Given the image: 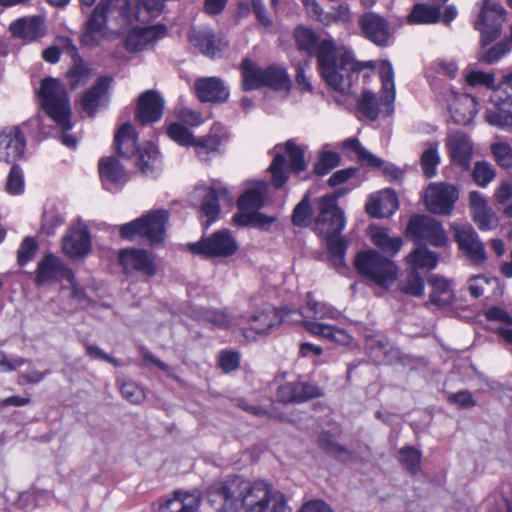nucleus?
<instances>
[{
  "mask_svg": "<svg viewBox=\"0 0 512 512\" xmlns=\"http://www.w3.org/2000/svg\"><path fill=\"white\" fill-rule=\"evenodd\" d=\"M169 137L180 145H192L195 138L191 132L179 123H173L168 127Z\"/></svg>",
  "mask_w": 512,
  "mask_h": 512,
  "instance_id": "338daca9",
  "label": "nucleus"
},
{
  "mask_svg": "<svg viewBox=\"0 0 512 512\" xmlns=\"http://www.w3.org/2000/svg\"><path fill=\"white\" fill-rule=\"evenodd\" d=\"M472 176L476 184L480 187H486L496 176L495 169L486 161L475 163Z\"/></svg>",
  "mask_w": 512,
  "mask_h": 512,
  "instance_id": "4d7b16f0",
  "label": "nucleus"
},
{
  "mask_svg": "<svg viewBox=\"0 0 512 512\" xmlns=\"http://www.w3.org/2000/svg\"><path fill=\"white\" fill-rule=\"evenodd\" d=\"M61 279L72 282L73 272L57 256L53 254L45 255L37 265L35 272L36 285L43 286Z\"/></svg>",
  "mask_w": 512,
  "mask_h": 512,
  "instance_id": "dca6fc26",
  "label": "nucleus"
},
{
  "mask_svg": "<svg viewBox=\"0 0 512 512\" xmlns=\"http://www.w3.org/2000/svg\"><path fill=\"white\" fill-rule=\"evenodd\" d=\"M194 88L202 102H224L229 96L227 87L217 77L200 78L195 82Z\"/></svg>",
  "mask_w": 512,
  "mask_h": 512,
  "instance_id": "7c9ffc66",
  "label": "nucleus"
},
{
  "mask_svg": "<svg viewBox=\"0 0 512 512\" xmlns=\"http://www.w3.org/2000/svg\"><path fill=\"white\" fill-rule=\"evenodd\" d=\"M458 197L459 193L455 185L431 183L425 192V204L427 209L434 214L448 215Z\"/></svg>",
  "mask_w": 512,
  "mask_h": 512,
  "instance_id": "2eb2a0df",
  "label": "nucleus"
},
{
  "mask_svg": "<svg viewBox=\"0 0 512 512\" xmlns=\"http://www.w3.org/2000/svg\"><path fill=\"white\" fill-rule=\"evenodd\" d=\"M364 36L378 46H387L391 38L388 22L373 12L365 13L359 20Z\"/></svg>",
  "mask_w": 512,
  "mask_h": 512,
  "instance_id": "393cba45",
  "label": "nucleus"
},
{
  "mask_svg": "<svg viewBox=\"0 0 512 512\" xmlns=\"http://www.w3.org/2000/svg\"><path fill=\"white\" fill-rule=\"evenodd\" d=\"M429 284L432 286V292L430 294L431 303L437 306H445L451 302L453 294L448 280L433 276L429 279Z\"/></svg>",
  "mask_w": 512,
  "mask_h": 512,
  "instance_id": "c03bdc74",
  "label": "nucleus"
},
{
  "mask_svg": "<svg viewBox=\"0 0 512 512\" xmlns=\"http://www.w3.org/2000/svg\"><path fill=\"white\" fill-rule=\"evenodd\" d=\"M408 234L417 242H428L435 247H443L448 242L442 224L425 215H414L407 226Z\"/></svg>",
  "mask_w": 512,
  "mask_h": 512,
  "instance_id": "ddd939ff",
  "label": "nucleus"
},
{
  "mask_svg": "<svg viewBox=\"0 0 512 512\" xmlns=\"http://www.w3.org/2000/svg\"><path fill=\"white\" fill-rule=\"evenodd\" d=\"M495 103V109L485 112L486 121L501 129L512 127V96H507L502 101L495 100Z\"/></svg>",
  "mask_w": 512,
  "mask_h": 512,
  "instance_id": "e433bc0d",
  "label": "nucleus"
},
{
  "mask_svg": "<svg viewBox=\"0 0 512 512\" xmlns=\"http://www.w3.org/2000/svg\"><path fill=\"white\" fill-rule=\"evenodd\" d=\"M379 75L382 83V102L388 107L395 99V85H394V71L391 63L388 60H383L380 63Z\"/></svg>",
  "mask_w": 512,
  "mask_h": 512,
  "instance_id": "37998d69",
  "label": "nucleus"
},
{
  "mask_svg": "<svg viewBox=\"0 0 512 512\" xmlns=\"http://www.w3.org/2000/svg\"><path fill=\"white\" fill-rule=\"evenodd\" d=\"M164 101L155 91L143 93L138 101L136 117L142 124L158 121L163 114Z\"/></svg>",
  "mask_w": 512,
  "mask_h": 512,
  "instance_id": "c756f323",
  "label": "nucleus"
},
{
  "mask_svg": "<svg viewBox=\"0 0 512 512\" xmlns=\"http://www.w3.org/2000/svg\"><path fill=\"white\" fill-rule=\"evenodd\" d=\"M355 268L363 278L383 289H388L394 284L399 272L394 261L372 249L357 254Z\"/></svg>",
  "mask_w": 512,
  "mask_h": 512,
  "instance_id": "20e7f679",
  "label": "nucleus"
},
{
  "mask_svg": "<svg viewBox=\"0 0 512 512\" xmlns=\"http://www.w3.org/2000/svg\"><path fill=\"white\" fill-rule=\"evenodd\" d=\"M308 301L299 312L292 311L293 315L296 314L299 318H294V322L299 323L303 328L305 321L322 322L323 320L331 319L336 320L341 316V312L335 307L321 301H316L311 298L310 293L307 295Z\"/></svg>",
  "mask_w": 512,
  "mask_h": 512,
  "instance_id": "b1692460",
  "label": "nucleus"
},
{
  "mask_svg": "<svg viewBox=\"0 0 512 512\" xmlns=\"http://www.w3.org/2000/svg\"><path fill=\"white\" fill-rule=\"evenodd\" d=\"M63 252L70 258L87 255L91 250V240L87 227L82 222L72 225L62 241Z\"/></svg>",
  "mask_w": 512,
  "mask_h": 512,
  "instance_id": "6ab92c4d",
  "label": "nucleus"
},
{
  "mask_svg": "<svg viewBox=\"0 0 512 512\" xmlns=\"http://www.w3.org/2000/svg\"><path fill=\"white\" fill-rule=\"evenodd\" d=\"M233 220L239 225H251L261 230H268L276 218L255 211L240 212L233 217Z\"/></svg>",
  "mask_w": 512,
  "mask_h": 512,
  "instance_id": "de8ad7c7",
  "label": "nucleus"
},
{
  "mask_svg": "<svg viewBox=\"0 0 512 512\" xmlns=\"http://www.w3.org/2000/svg\"><path fill=\"white\" fill-rule=\"evenodd\" d=\"M440 7L429 4H416L408 15L411 24H434L440 20Z\"/></svg>",
  "mask_w": 512,
  "mask_h": 512,
  "instance_id": "79ce46f5",
  "label": "nucleus"
},
{
  "mask_svg": "<svg viewBox=\"0 0 512 512\" xmlns=\"http://www.w3.org/2000/svg\"><path fill=\"white\" fill-rule=\"evenodd\" d=\"M165 34V28L160 25L135 26L129 31L125 44L128 50L140 51L162 38Z\"/></svg>",
  "mask_w": 512,
  "mask_h": 512,
  "instance_id": "a878e982",
  "label": "nucleus"
},
{
  "mask_svg": "<svg viewBox=\"0 0 512 512\" xmlns=\"http://www.w3.org/2000/svg\"><path fill=\"white\" fill-rule=\"evenodd\" d=\"M189 40L195 48L209 57L217 56L227 46V43L216 37L210 29H191Z\"/></svg>",
  "mask_w": 512,
  "mask_h": 512,
  "instance_id": "cd10ccee",
  "label": "nucleus"
},
{
  "mask_svg": "<svg viewBox=\"0 0 512 512\" xmlns=\"http://www.w3.org/2000/svg\"><path fill=\"white\" fill-rule=\"evenodd\" d=\"M39 97L46 113L64 130H70L71 109L65 87L54 78H46L41 82Z\"/></svg>",
  "mask_w": 512,
  "mask_h": 512,
  "instance_id": "0eeeda50",
  "label": "nucleus"
},
{
  "mask_svg": "<svg viewBox=\"0 0 512 512\" xmlns=\"http://www.w3.org/2000/svg\"><path fill=\"white\" fill-rule=\"evenodd\" d=\"M446 101L451 117L457 124H469L477 113V101L468 94L450 91Z\"/></svg>",
  "mask_w": 512,
  "mask_h": 512,
  "instance_id": "4be33fe9",
  "label": "nucleus"
},
{
  "mask_svg": "<svg viewBox=\"0 0 512 512\" xmlns=\"http://www.w3.org/2000/svg\"><path fill=\"white\" fill-rule=\"evenodd\" d=\"M204 319L221 328L240 327L243 323L242 317L227 310H207Z\"/></svg>",
  "mask_w": 512,
  "mask_h": 512,
  "instance_id": "49530a36",
  "label": "nucleus"
},
{
  "mask_svg": "<svg viewBox=\"0 0 512 512\" xmlns=\"http://www.w3.org/2000/svg\"><path fill=\"white\" fill-rule=\"evenodd\" d=\"M506 21L504 7L494 0H483L474 28L480 33V43L483 47L498 38L502 31V25Z\"/></svg>",
  "mask_w": 512,
  "mask_h": 512,
  "instance_id": "9d476101",
  "label": "nucleus"
},
{
  "mask_svg": "<svg viewBox=\"0 0 512 512\" xmlns=\"http://www.w3.org/2000/svg\"><path fill=\"white\" fill-rule=\"evenodd\" d=\"M357 108L363 116L370 120H375L378 117L379 109L376 96L370 91H363Z\"/></svg>",
  "mask_w": 512,
  "mask_h": 512,
  "instance_id": "13d9d810",
  "label": "nucleus"
},
{
  "mask_svg": "<svg viewBox=\"0 0 512 512\" xmlns=\"http://www.w3.org/2000/svg\"><path fill=\"white\" fill-rule=\"evenodd\" d=\"M26 141L18 127H6L0 131V160L14 163L22 158Z\"/></svg>",
  "mask_w": 512,
  "mask_h": 512,
  "instance_id": "5701e85b",
  "label": "nucleus"
},
{
  "mask_svg": "<svg viewBox=\"0 0 512 512\" xmlns=\"http://www.w3.org/2000/svg\"><path fill=\"white\" fill-rule=\"evenodd\" d=\"M319 214L315 221L316 232L323 235H340L345 227L344 212L337 205L334 195H327L318 199Z\"/></svg>",
  "mask_w": 512,
  "mask_h": 512,
  "instance_id": "9b49d317",
  "label": "nucleus"
},
{
  "mask_svg": "<svg viewBox=\"0 0 512 512\" xmlns=\"http://www.w3.org/2000/svg\"><path fill=\"white\" fill-rule=\"evenodd\" d=\"M10 31L16 37L32 41L44 35L43 19L38 16L18 19L10 24Z\"/></svg>",
  "mask_w": 512,
  "mask_h": 512,
  "instance_id": "c9c22d12",
  "label": "nucleus"
},
{
  "mask_svg": "<svg viewBox=\"0 0 512 512\" xmlns=\"http://www.w3.org/2000/svg\"><path fill=\"white\" fill-rule=\"evenodd\" d=\"M267 186L264 182L257 183L248 189L238 200L241 212H255L264 205Z\"/></svg>",
  "mask_w": 512,
  "mask_h": 512,
  "instance_id": "58836bf2",
  "label": "nucleus"
},
{
  "mask_svg": "<svg viewBox=\"0 0 512 512\" xmlns=\"http://www.w3.org/2000/svg\"><path fill=\"white\" fill-rule=\"evenodd\" d=\"M407 260L413 266V270L417 268L432 270L437 266L439 254L426 246H419L407 256Z\"/></svg>",
  "mask_w": 512,
  "mask_h": 512,
  "instance_id": "a18cd8bd",
  "label": "nucleus"
},
{
  "mask_svg": "<svg viewBox=\"0 0 512 512\" xmlns=\"http://www.w3.org/2000/svg\"><path fill=\"white\" fill-rule=\"evenodd\" d=\"M472 219L481 231L495 229L499 224L496 212L488 205L486 198L478 191L469 194Z\"/></svg>",
  "mask_w": 512,
  "mask_h": 512,
  "instance_id": "aec40b11",
  "label": "nucleus"
},
{
  "mask_svg": "<svg viewBox=\"0 0 512 512\" xmlns=\"http://www.w3.org/2000/svg\"><path fill=\"white\" fill-rule=\"evenodd\" d=\"M341 147L353 151L362 165L373 167L382 165V160L366 150L356 138L346 139L342 142Z\"/></svg>",
  "mask_w": 512,
  "mask_h": 512,
  "instance_id": "09e8293b",
  "label": "nucleus"
},
{
  "mask_svg": "<svg viewBox=\"0 0 512 512\" xmlns=\"http://www.w3.org/2000/svg\"><path fill=\"white\" fill-rule=\"evenodd\" d=\"M122 396L133 404H140L145 400V392L133 381H124L120 386Z\"/></svg>",
  "mask_w": 512,
  "mask_h": 512,
  "instance_id": "0e129e2a",
  "label": "nucleus"
},
{
  "mask_svg": "<svg viewBox=\"0 0 512 512\" xmlns=\"http://www.w3.org/2000/svg\"><path fill=\"white\" fill-rule=\"evenodd\" d=\"M38 250V244L32 237H26L17 252V261L19 265H24L32 260Z\"/></svg>",
  "mask_w": 512,
  "mask_h": 512,
  "instance_id": "774afa93",
  "label": "nucleus"
},
{
  "mask_svg": "<svg viewBox=\"0 0 512 512\" xmlns=\"http://www.w3.org/2000/svg\"><path fill=\"white\" fill-rule=\"evenodd\" d=\"M289 85V77L284 68L271 65L264 69V86L278 90L287 89Z\"/></svg>",
  "mask_w": 512,
  "mask_h": 512,
  "instance_id": "3c124183",
  "label": "nucleus"
},
{
  "mask_svg": "<svg viewBox=\"0 0 512 512\" xmlns=\"http://www.w3.org/2000/svg\"><path fill=\"white\" fill-rule=\"evenodd\" d=\"M195 192L198 196L204 198L200 206V212L202 217H206L204 222L206 227L213 223L218 217L220 212L218 202L220 200L226 201L227 203L232 202V197L230 196L228 189L222 186L209 188L201 187L197 188Z\"/></svg>",
  "mask_w": 512,
  "mask_h": 512,
  "instance_id": "f3484780",
  "label": "nucleus"
},
{
  "mask_svg": "<svg viewBox=\"0 0 512 512\" xmlns=\"http://www.w3.org/2000/svg\"><path fill=\"white\" fill-rule=\"evenodd\" d=\"M168 219L167 210L150 211L146 215L120 226L119 232L121 237L127 240L144 238L150 244L160 243L165 238Z\"/></svg>",
  "mask_w": 512,
  "mask_h": 512,
  "instance_id": "423d86ee",
  "label": "nucleus"
},
{
  "mask_svg": "<svg viewBox=\"0 0 512 512\" xmlns=\"http://www.w3.org/2000/svg\"><path fill=\"white\" fill-rule=\"evenodd\" d=\"M111 82L112 79L110 77L102 76L97 80L96 84L83 95L81 104L88 114L93 115L95 113L107 93Z\"/></svg>",
  "mask_w": 512,
  "mask_h": 512,
  "instance_id": "4c0bfd02",
  "label": "nucleus"
},
{
  "mask_svg": "<svg viewBox=\"0 0 512 512\" xmlns=\"http://www.w3.org/2000/svg\"><path fill=\"white\" fill-rule=\"evenodd\" d=\"M200 505V496L196 492L177 491L174 497L167 499L159 512H195Z\"/></svg>",
  "mask_w": 512,
  "mask_h": 512,
  "instance_id": "f704fd0d",
  "label": "nucleus"
},
{
  "mask_svg": "<svg viewBox=\"0 0 512 512\" xmlns=\"http://www.w3.org/2000/svg\"><path fill=\"white\" fill-rule=\"evenodd\" d=\"M447 147L452 161L463 169L470 167L473 156V146L470 139L461 133H455L448 137Z\"/></svg>",
  "mask_w": 512,
  "mask_h": 512,
  "instance_id": "72a5a7b5",
  "label": "nucleus"
},
{
  "mask_svg": "<svg viewBox=\"0 0 512 512\" xmlns=\"http://www.w3.org/2000/svg\"><path fill=\"white\" fill-rule=\"evenodd\" d=\"M228 136L224 127L215 123L208 135L195 139L193 146L196 154L201 161H208L211 159V155L219 153V147L223 141L227 140Z\"/></svg>",
  "mask_w": 512,
  "mask_h": 512,
  "instance_id": "bb28decb",
  "label": "nucleus"
},
{
  "mask_svg": "<svg viewBox=\"0 0 512 512\" xmlns=\"http://www.w3.org/2000/svg\"><path fill=\"white\" fill-rule=\"evenodd\" d=\"M401 291L411 296H421L424 292V281L416 270H412L401 285Z\"/></svg>",
  "mask_w": 512,
  "mask_h": 512,
  "instance_id": "680f3d73",
  "label": "nucleus"
},
{
  "mask_svg": "<svg viewBox=\"0 0 512 512\" xmlns=\"http://www.w3.org/2000/svg\"><path fill=\"white\" fill-rule=\"evenodd\" d=\"M465 81L470 86H485L489 89L495 88V75L479 70H470L465 75Z\"/></svg>",
  "mask_w": 512,
  "mask_h": 512,
  "instance_id": "e2e57ef3",
  "label": "nucleus"
},
{
  "mask_svg": "<svg viewBox=\"0 0 512 512\" xmlns=\"http://www.w3.org/2000/svg\"><path fill=\"white\" fill-rule=\"evenodd\" d=\"M114 142L116 150L121 156L126 158L138 156L137 165L143 173L148 172L150 162L154 161L158 155V151L152 143H147L142 148L137 146V134L129 123L123 124L117 130Z\"/></svg>",
  "mask_w": 512,
  "mask_h": 512,
  "instance_id": "1a4fd4ad",
  "label": "nucleus"
},
{
  "mask_svg": "<svg viewBox=\"0 0 512 512\" xmlns=\"http://www.w3.org/2000/svg\"><path fill=\"white\" fill-rule=\"evenodd\" d=\"M398 208V198L391 189H385L370 197L366 212L376 218L391 216Z\"/></svg>",
  "mask_w": 512,
  "mask_h": 512,
  "instance_id": "c85d7f7f",
  "label": "nucleus"
},
{
  "mask_svg": "<svg viewBox=\"0 0 512 512\" xmlns=\"http://www.w3.org/2000/svg\"><path fill=\"white\" fill-rule=\"evenodd\" d=\"M240 326L242 335L247 341L256 340L257 336H265L281 322L292 321V310H278L270 305L252 308Z\"/></svg>",
  "mask_w": 512,
  "mask_h": 512,
  "instance_id": "39448f33",
  "label": "nucleus"
},
{
  "mask_svg": "<svg viewBox=\"0 0 512 512\" xmlns=\"http://www.w3.org/2000/svg\"><path fill=\"white\" fill-rule=\"evenodd\" d=\"M399 461L412 474L420 469L421 453L413 447H404L399 453Z\"/></svg>",
  "mask_w": 512,
  "mask_h": 512,
  "instance_id": "052dcab7",
  "label": "nucleus"
},
{
  "mask_svg": "<svg viewBox=\"0 0 512 512\" xmlns=\"http://www.w3.org/2000/svg\"><path fill=\"white\" fill-rule=\"evenodd\" d=\"M165 0H137V12L130 10L129 0H101L86 22L81 35L82 43L90 48L97 46L106 35V22L108 15L118 9L119 14L126 19L145 20L143 15L156 17L163 9Z\"/></svg>",
  "mask_w": 512,
  "mask_h": 512,
  "instance_id": "7ed1b4c3",
  "label": "nucleus"
},
{
  "mask_svg": "<svg viewBox=\"0 0 512 512\" xmlns=\"http://www.w3.org/2000/svg\"><path fill=\"white\" fill-rule=\"evenodd\" d=\"M440 155L438 152V144L429 143L421 154L420 165L423 174L427 178H432L436 175L437 166L440 163Z\"/></svg>",
  "mask_w": 512,
  "mask_h": 512,
  "instance_id": "8fccbe9b",
  "label": "nucleus"
},
{
  "mask_svg": "<svg viewBox=\"0 0 512 512\" xmlns=\"http://www.w3.org/2000/svg\"><path fill=\"white\" fill-rule=\"evenodd\" d=\"M119 261L126 273L138 271L147 277H152L157 272L154 258L145 250L124 249L120 252Z\"/></svg>",
  "mask_w": 512,
  "mask_h": 512,
  "instance_id": "412c9836",
  "label": "nucleus"
},
{
  "mask_svg": "<svg viewBox=\"0 0 512 512\" xmlns=\"http://www.w3.org/2000/svg\"><path fill=\"white\" fill-rule=\"evenodd\" d=\"M352 21V14L348 5L340 4L332 8L322 18V24L329 26L333 23L348 24Z\"/></svg>",
  "mask_w": 512,
  "mask_h": 512,
  "instance_id": "bf43d9fd",
  "label": "nucleus"
},
{
  "mask_svg": "<svg viewBox=\"0 0 512 512\" xmlns=\"http://www.w3.org/2000/svg\"><path fill=\"white\" fill-rule=\"evenodd\" d=\"M99 173L103 185L107 190H112L124 184L128 177L125 169L115 157H104L99 161Z\"/></svg>",
  "mask_w": 512,
  "mask_h": 512,
  "instance_id": "473e14b6",
  "label": "nucleus"
},
{
  "mask_svg": "<svg viewBox=\"0 0 512 512\" xmlns=\"http://www.w3.org/2000/svg\"><path fill=\"white\" fill-rule=\"evenodd\" d=\"M244 90H254L264 86V69L250 59L241 64Z\"/></svg>",
  "mask_w": 512,
  "mask_h": 512,
  "instance_id": "a19ab883",
  "label": "nucleus"
},
{
  "mask_svg": "<svg viewBox=\"0 0 512 512\" xmlns=\"http://www.w3.org/2000/svg\"><path fill=\"white\" fill-rule=\"evenodd\" d=\"M340 155L337 152L323 150L320 153L319 160L314 166V171L318 176L328 174L332 169L340 164Z\"/></svg>",
  "mask_w": 512,
  "mask_h": 512,
  "instance_id": "5fc2aeb1",
  "label": "nucleus"
},
{
  "mask_svg": "<svg viewBox=\"0 0 512 512\" xmlns=\"http://www.w3.org/2000/svg\"><path fill=\"white\" fill-rule=\"evenodd\" d=\"M67 76L71 88H77L87 83L91 76V69L82 59H77Z\"/></svg>",
  "mask_w": 512,
  "mask_h": 512,
  "instance_id": "603ef678",
  "label": "nucleus"
},
{
  "mask_svg": "<svg viewBox=\"0 0 512 512\" xmlns=\"http://www.w3.org/2000/svg\"><path fill=\"white\" fill-rule=\"evenodd\" d=\"M369 235L374 245L392 256L400 250L403 244L400 237H390L384 228L378 226H370Z\"/></svg>",
  "mask_w": 512,
  "mask_h": 512,
  "instance_id": "ea45409f",
  "label": "nucleus"
},
{
  "mask_svg": "<svg viewBox=\"0 0 512 512\" xmlns=\"http://www.w3.org/2000/svg\"><path fill=\"white\" fill-rule=\"evenodd\" d=\"M304 148L297 146L293 141H287L284 145L274 148V159L270 165L272 182L276 188H281L287 178V167L295 173L306 169Z\"/></svg>",
  "mask_w": 512,
  "mask_h": 512,
  "instance_id": "6e6552de",
  "label": "nucleus"
},
{
  "mask_svg": "<svg viewBox=\"0 0 512 512\" xmlns=\"http://www.w3.org/2000/svg\"><path fill=\"white\" fill-rule=\"evenodd\" d=\"M304 329L313 336L321 337L338 345L347 346L352 343V336L344 329L324 322L305 321Z\"/></svg>",
  "mask_w": 512,
  "mask_h": 512,
  "instance_id": "2f4dec72",
  "label": "nucleus"
},
{
  "mask_svg": "<svg viewBox=\"0 0 512 512\" xmlns=\"http://www.w3.org/2000/svg\"><path fill=\"white\" fill-rule=\"evenodd\" d=\"M260 512H292L285 495L276 490Z\"/></svg>",
  "mask_w": 512,
  "mask_h": 512,
  "instance_id": "69168bd1",
  "label": "nucleus"
},
{
  "mask_svg": "<svg viewBox=\"0 0 512 512\" xmlns=\"http://www.w3.org/2000/svg\"><path fill=\"white\" fill-rule=\"evenodd\" d=\"M454 238L459 251L473 264L481 265L487 260L484 244L471 225L452 224Z\"/></svg>",
  "mask_w": 512,
  "mask_h": 512,
  "instance_id": "4468645a",
  "label": "nucleus"
},
{
  "mask_svg": "<svg viewBox=\"0 0 512 512\" xmlns=\"http://www.w3.org/2000/svg\"><path fill=\"white\" fill-rule=\"evenodd\" d=\"M276 490L267 482H249L235 476L213 483L207 494L211 505L218 512H234L238 503L241 512H260Z\"/></svg>",
  "mask_w": 512,
  "mask_h": 512,
  "instance_id": "f03ea898",
  "label": "nucleus"
},
{
  "mask_svg": "<svg viewBox=\"0 0 512 512\" xmlns=\"http://www.w3.org/2000/svg\"><path fill=\"white\" fill-rule=\"evenodd\" d=\"M512 50V43L508 40H502L487 51L480 52L478 60L486 64H493L507 55Z\"/></svg>",
  "mask_w": 512,
  "mask_h": 512,
  "instance_id": "864d4df0",
  "label": "nucleus"
},
{
  "mask_svg": "<svg viewBox=\"0 0 512 512\" xmlns=\"http://www.w3.org/2000/svg\"><path fill=\"white\" fill-rule=\"evenodd\" d=\"M491 152L500 167L504 169L512 168V147L508 142L495 141L491 145Z\"/></svg>",
  "mask_w": 512,
  "mask_h": 512,
  "instance_id": "6e6d98bb",
  "label": "nucleus"
},
{
  "mask_svg": "<svg viewBox=\"0 0 512 512\" xmlns=\"http://www.w3.org/2000/svg\"><path fill=\"white\" fill-rule=\"evenodd\" d=\"M322 395L323 392L320 387L303 381L285 383L277 390V398L284 404L303 403Z\"/></svg>",
  "mask_w": 512,
  "mask_h": 512,
  "instance_id": "a211bd4d",
  "label": "nucleus"
},
{
  "mask_svg": "<svg viewBox=\"0 0 512 512\" xmlns=\"http://www.w3.org/2000/svg\"><path fill=\"white\" fill-rule=\"evenodd\" d=\"M189 249L194 254L204 257H229L238 249V243L228 230H219L209 237L189 244Z\"/></svg>",
  "mask_w": 512,
  "mask_h": 512,
  "instance_id": "f8f14e48",
  "label": "nucleus"
},
{
  "mask_svg": "<svg viewBox=\"0 0 512 512\" xmlns=\"http://www.w3.org/2000/svg\"><path fill=\"white\" fill-rule=\"evenodd\" d=\"M294 38L300 50L317 57L322 78L335 91L348 92L360 71L375 67L372 61H356L352 51L336 47L331 38L319 41L312 29L299 26L294 31Z\"/></svg>",
  "mask_w": 512,
  "mask_h": 512,
  "instance_id": "f257e3e1",
  "label": "nucleus"
}]
</instances>
